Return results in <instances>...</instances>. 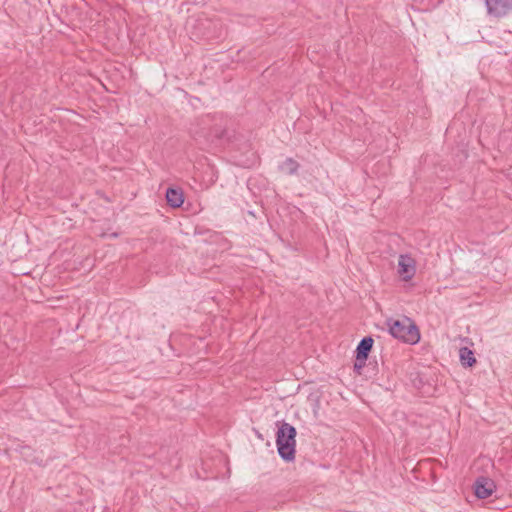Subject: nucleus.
<instances>
[{
	"mask_svg": "<svg viewBox=\"0 0 512 512\" xmlns=\"http://www.w3.org/2000/svg\"><path fill=\"white\" fill-rule=\"evenodd\" d=\"M278 430L276 433V446L279 456L286 462L295 459L296 435L294 426L287 422H277Z\"/></svg>",
	"mask_w": 512,
	"mask_h": 512,
	"instance_id": "1",
	"label": "nucleus"
},
{
	"mask_svg": "<svg viewBox=\"0 0 512 512\" xmlns=\"http://www.w3.org/2000/svg\"><path fill=\"white\" fill-rule=\"evenodd\" d=\"M389 333L396 339L408 344H416L420 340L418 327L409 318L388 321Z\"/></svg>",
	"mask_w": 512,
	"mask_h": 512,
	"instance_id": "2",
	"label": "nucleus"
},
{
	"mask_svg": "<svg viewBox=\"0 0 512 512\" xmlns=\"http://www.w3.org/2000/svg\"><path fill=\"white\" fill-rule=\"evenodd\" d=\"M210 117L201 119V125L203 127L200 130L191 129V133L194 137H203L207 141L213 142L214 140H221L226 137L227 131L221 126L210 127Z\"/></svg>",
	"mask_w": 512,
	"mask_h": 512,
	"instance_id": "3",
	"label": "nucleus"
},
{
	"mask_svg": "<svg viewBox=\"0 0 512 512\" xmlns=\"http://www.w3.org/2000/svg\"><path fill=\"white\" fill-rule=\"evenodd\" d=\"M487 13L496 18L506 16L512 10V0H485Z\"/></svg>",
	"mask_w": 512,
	"mask_h": 512,
	"instance_id": "4",
	"label": "nucleus"
},
{
	"mask_svg": "<svg viewBox=\"0 0 512 512\" xmlns=\"http://www.w3.org/2000/svg\"><path fill=\"white\" fill-rule=\"evenodd\" d=\"M496 486L493 480L487 477H478L474 483L475 495L479 499H485L492 495Z\"/></svg>",
	"mask_w": 512,
	"mask_h": 512,
	"instance_id": "5",
	"label": "nucleus"
},
{
	"mask_svg": "<svg viewBox=\"0 0 512 512\" xmlns=\"http://www.w3.org/2000/svg\"><path fill=\"white\" fill-rule=\"evenodd\" d=\"M398 273L403 280H410L415 274V261L409 255H400L398 261Z\"/></svg>",
	"mask_w": 512,
	"mask_h": 512,
	"instance_id": "6",
	"label": "nucleus"
},
{
	"mask_svg": "<svg viewBox=\"0 0 512 512\" xmlns=\"http://www.w3.org/2000/svg\"><path fill=\"white\" fill-rule=\"evenodd\" d=\"M166 201L167 204L172 208L180 207L184 202V195L181 189L168 188L166 190Z\"/></svg>",
	"mask_w": 512,
	"mask_h": 512,
	"instance_id": "7",
	"label": "nucleus"
},
{
	"mask_svg": "<svg viewBox=\"0 0 512 512\" xmlns=\"http://www.w3.org/2000/svg\"><path fill=\"white\" fill-rule=\"evenodd\" d=\"M374 340L371 336H366L361 339L356 347V356L359 359H368L369 353L372 350Z\"/></svg>",
	"mask_w": 512,
	"mask_h": 512,
	"instance_id": "8",
	"label": "nucleus"
},
{
	"mask_svg": "<svg viewBox=\"0 0 512 512\" xmlns=\"http://www.w3.org/2000/svg\"><path fill=\"white\" fill-rule=\"evenodd\" d=\"M459 357L463 367H472L474 364H476L474 352L468 347L460 348Z\"/></svg>",
	"mask_w": 512,
	"mask_h": 512,
	"instance_id": "9",
	"label": "nucleus"
},
{
	"mask_svg": "<svg viewBox=\"0 0 512 512\" xmlns=\"http://www.w3.org/2000/svg\"><path fill=\"white\" fill-rule=\"evenodd\" d=\"M299 166L296 160L287 158L279 165V170L284 174L293 175L297 173Z\"/></svg>",
	"mask_w": 512,
	"mask_h": 512,
	"instance_id": "10",
	"label": "nucleus"
},
{
	"mask_svg": "<svg viewBox=\"0 0 512 512\" xmlns=\"http://www.w3.org/2000/svg\"><path fill=\"white\" fill-rule=\"evenodd\" d=\"M367 359H359L358 356H356L355 362H354V370L357 373H361V369L364 368L366 364Z\"/></svg>",
	"mask_w": 512,
	"mask_h": 512,
	"instance_id": "11",
	"label": "nucleus"
},
{
	"mask_svg": "<svg viewBox=\"0 0 512 512\" xmlns=\"http://www.w3.org/2000/svg\"><path fill=\"white\" fill-rule=\"evenodd\" d=\"M21 449H22V450H24V449H29V447H27V446H22V447H21Z\"/></svg>",
	"mask_w": 512,
	"mask_h": 512,
	"instance_id": "12",
	"label": "nucleus"
}]
</instances>
